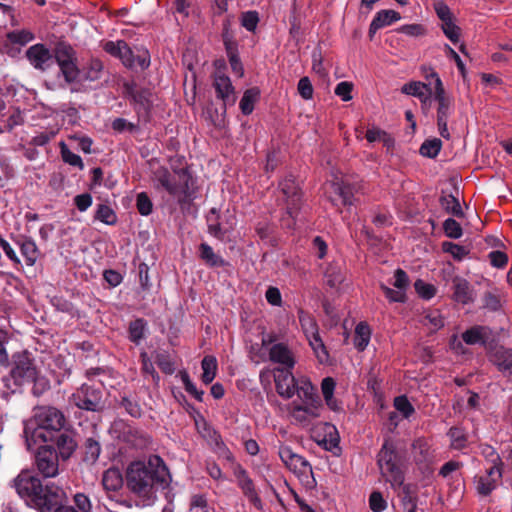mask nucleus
Returning <instances> with one entry per match:
<instances>
[{"label":"nucleus","instance_id":"41","mask_svg":"<svg viewBox=\"0 0 512 512\" xmlns=\"http://www.w3.org/2000/svg\"><path fill=\"white\" fill-rule=\"evenodd\" d=\"M150 66V53L147 49L136 48V53L133 50V64L126 66L129 69L139 67L141 70H145Z\"/></svg>","mask_w":512,"mask_h":512},{"label":"nucleus","instance_id":"9","mask_svg":"<svg viewBox=\"0 0 512 512\" xmlns=\"http://www.w3.org/2000/svg\"><path fill=\"white\" fill-rule=\"evenodd\" d=\"M59 457L61 455L55 444L47 443L37 449L35 464L43 477H55L58 474Z\"/></svg>","mask_w":512,"mask_h":512},{"label":"nucleus","instance_id":"18","mask_svg":"<svg viewBox=\"0 0 512 512\" xmlns=\"http://www.w3.org/2000/svg\"><path fill=\"white\" fill-rule=\"evenodd\" d=\"M453 283V299L463 305L472 303L474 301V291L470 283L459 276L452 280Z\"/></svg>","mask_w":512,"mask_h":512},{"label":"nucleus","instance_id":"32","mask_svg":"<svg viewBox=\"0 0 512 512\" xmlns=\"http://www.w3.org/2000/svg\"><path fill=\"white\" fill-rule=\"evenodd\" d=\"M371 329L366 322H360L355 328L354 346L358 351H364L370 341Z\"/></svg>","mask_w":512,"mask_h":512},{"label":"nucleus","instance_id":"63","mask_svg":"<svg viewBox=\"0 0 512 512\" xmlns=\"http://www.w3.org/2000/svg\"><path fill=\"white\" fill-rule=\"evenodd\" d=\"M297 90L300 96L305 100H309L313 97L314 89L309 77L304 76L299 80Z\"/></svg>","mask_w":512,"mask_h":512},{"label":"nucleus","instance_id":"22","mask_svg":"<svg viewBox=\"0 0 512 512\" xmlns=\"http://www.w3.org/2000/svg\"><path fill=\"white\" fill-rule=\"evenodd\" d=\"M198 257L204 264L210 268L229 266V262L213 251V248L207 243H201L198 246Z\"/></svg>","mask_w":512,"mask_h":512},{"label":"nucleus","instance_id":"4","mask_svg":"<svg viewBox=\"0 0 512 512\" xmlns=\"http://www.w3.org/2000/svg\"><path fill=\"white\" fill-rule=\"evenodd\" d=\"M17 494L29 505L41 512H50L62 503L65 493L54 484L43 485L30 470H22L13 481Z\"/></svg>","mask_w":512,"mask_h":512},{"label":"nucleus","instance_id":"48","mask_svg":"<svg viewBox=\"0 0 512 512\" xmlns=\"http://www.w3.org/2000/svg\"><path fill=\"white\" fill-rule=\"evenodd\" d=\"M444 234L451 239H459L463 235V229L459 222L453 218H447L443 223Z\"/></svg>","mask_w":512,"mask_h":512},{"label":"nucleus","instance_id":"45","mask_svg":"<svg viewBox=\"0 0 512 512\" xmlns=\"http://www.w3.org/2000/svg\"><path fill=\"white\" fill-rule=\"evenodd\" d=\"M414 288L419 297L424 300H429L433 298L437 291L436 287L433 284L426 283L422 279H417L415 281Z\"/></svg>","mask_w":512,"mask_h":512},{"label":"nucleus","instance_id":"10","mask_svg":"<svg viewBox=\"0 0 512 512\" xmlns=\"http://www.w3.org/2000/svg\"><path fill=\"white\" fill-rule=\"evenodd\" d=\"M54 61L60 67L65 80L68 83L74 82L79 74V70L74 63V51L72 47L64 42H59L54 48Z\"/></svg>","mask_w":512,"mask_h":512},{"label":"nucleus","instance_id":"60","mask_svg":"<svg viewBox=\"0 0 512 512\" xmlns=\"http://www.w3.org/2000/svg\"><path fill=\"white\" fill-rule=\"evenodd\" d=\"M490 264L498 269L504 268L509 261L508 255L505 252L494 250L488 254Z\"/></svg>","mask_w":512,"mask_h":512},{"label":"nucleus","instance_id":"31","mask_svg":"<svg viewBox=\"0 0 512 512\" xmlns=\"http://www.w3.org/2000/svg\"><path fill=\"white\" fill-rule=\"evenodd\" d=\"M326 451H333L338 448L340 437L336 427L330 423L325 424V435L323 439L317 441Z\"/></svg>","mask_w":512,"mask_h":512},{"label":"nucleus","instance_id":"1","mask_svg":"<svg viewBox=\"0 0 512 512\" xmlns=\"http://www.w3.org/2000/svg\"><path fill=\"white\" fill-rule=\"evenodd\" d=\"M65 415L52 406H37L30 418L24 421V437L29 449L40 443L55 444L61 458L68 459L76 448V442L65 429Z\"/></svg>","mask_w":512,"mask_h":512},{"label":"nucleus","instance_id":"47","mask_svg":"<svg viewBox=\"0 0 512 512\" xmlns=\"http://www.w3.org/2000/svg\"><path fill=\"white\" fill-rule=\"evenodd\" d=\"M394 407L404 418H409L415 413L413 405L406 395H400L394 398Z\"/></svg>","mask_w":512,"mask_h":512},{"label":"nucleus","instance_id":"34","mask_svg":"<svg viewBox=\"0 0 512 512\" xmlns=\"http://www.w3.org/2000/svg\"><path fill=\"white\" fill-rule=\"evenodd\" d=\"M201 367L203 373L201 375V379L204 384H210L215 376L217 371V360L214 356H205L201 361Z\"/></svg>","mask_w":512,"mask_h":512},{"label":"nucleus","instance_id":"5","mask_svg":"<svg viewBox=\"0 0 512 512\" xmlns=\"http://www.w3.org/2000/svg\"><path fill=\"white\" fill-rule=\"evenodd\" d=\"M377 465L386 481L391 483L393 488L402 485L405 480V457L402 456L391 437H386L381 449L377 454Z\"/></svg>","mask_w":512,"mask_h":512},{"label":"nucleus","instance_id":"16","mask_svg":"<svg viewBox=\"0 0 512 512\" xmlns=\"http://www.w3.org/2000/svg\"><path fill=\"white\" fill-rule=\"evenodd\" d=\"M105 52L113 57L119 58L124 66L133 64V49L124 41H107L103 45Z\"/></svg>","mask_w":512,"mask_h":512},{"label":"nucleus","instance_id":"21","mask_svg":"<svg viewBox=\"0 0 512 512\" xmlns=\"http://www.w3.org/2000/svg\"><path fill=\"white\" fill-rule=\"evenodd\" d=\"M269 357L272 362L285 365L288 369H292L295 365L292 352L284 343L274 344L270 348Z\"/></svg>","mask_w":512,"mask_h":512},{"label":"nucleus","instance_id":"23","mask_svg":"<svg viewBox=\"0 0 512 512\" xmlns=\"http://www.w3.org/2000/svg\"><path fill=\"white\" fill-rule=\"evenodd\" d=\"M220 211L217 208H211L206 215L208 232L216 239L223 241L227 230L220 223Z\"/></svg>","mask_w":512,"mask_h":512},{"label":"nucleus","instance_id":"61","mask_svg":"<svg viewBox=\"0 0 512 512\" xmlns=\"http://www.w3.org/2000/svg\"><path fill=\"white\" fill-rule=\"evenodd\" d=\"M353 88H354V85L352 82L342 81L337 84L334 92L343 101L347 102L352 99Z\"/></svg>","mask_w":512,"mask_h":512},{"label":"nucleus","instance_id":"64","mask_svg":"<svg viewBox=\"0 0 512 512\" xmlns=\"http://www.w3.org/2000/svg\"><path fill=\"white\" fill-rule=\"evenodd\" d=\"M496 488V478L487 479L479 477L477 481V491L482 496H488Z\"/></svg>","mask_w":512,"mask_h":512},{"label":"nucleus","instance_id":"50","mask_svg":"<svg viewBox=\"0 0 512 512\" xmlns=\"http://www.w3.org/2000/svg\"><path fill=\"white\" fill-rule=\"evenodd\" d=\"M441 27L445 36L452 43L455 44L459 41L461 35V28L453 22V19L443 22Z\"/></svg>","mask_w":512,"mask_h":512},{"label":"nucleus","instance_id":"24","mask_svg":"<svg viewBox=\"0 0 512 512\" xmlns=\"http://www.w3.org/2000/svg\"><path fill=\"white\" fill-rule=\"evenodd\" d=\"M412 452L414 461L417 465L428 463L432 459V453L427 440L423 437L415 439L412 443Z\"/></svg>","mask_w":512,"mask_h":512},{"label":"nucleus","instance_id":"51","mask_svg":"<svg viewBox=\"0 0 512 512\" xmlns=\"http://www.w3.org/2000/svg\"><path fill=\"white\" fill-rule=\"evenodd\" d=\"M98 221L107 225H114L117 222V215L109 206L98 204Z\"/></svg>","mask_w":512,"mask_h":512},{"label":"nucleus","instance_id":"3","mask_svg":"<svg viewBox=\"0 0 512 512\" xmlns=\"http://www.w3.org/2000/svg\"><path fill=\"white\" fill-rule=\"evenodd\" d=\"M158 464L154 467L149 461L148 465L142 461L131 462L125 473V484L133 494L146 500L156 497V492L169 487L171 476L168 468L160 457H156Z\"/></svg>","mask_w":512,"mask_h":512},{"label":"nucleus","instance_id":"59","mask_svg":"<svg viewBox=\"0 0 512 512\" xmlns=\"http://www.w3.org/2000/svg\"><path fill=\"white\" fill-rule=\"evenodd\" d=\"M397 31L412 37L423 36L427 32L424 25L417 23L403 25Z\"/></svg>","mask_w":512,"mask_h":512},{"label":"nucleus","instance_id":"6","mask_svg":"<svg viewBox=\"0 0 512 512\" xmlns=\"http://www.w3.org/2000/svg\"><path fill=\"white\" fill-rule=\"evenodd\" d=\"M124 93L134 104L139 122L148 124L152 121V109L154 106L153 91L149 87H141L135 81L126 82L123 86Z\"/></svg>","mask_w":512,"mask_h":512},{"label":"nucleus","instance_id":"17","mask_svg":"<svg viewBox=\"0 0 512 512\" xmlns=\"http://www.w3.org/2000/svg\"><path fill=\"white\" fill-rule=\"evenodd\" d=\"M332 189L334 194L338 197H330V201L334 206H338V201H340V203L343 206L353 205L355 191V187L353 184L345 182L343 180L336 181L332 183Z\"/></svg>","mask_w":512,"mask_h":512},{"label":"nucleus","instance_id":"46","mask_svg":"<svg viewBox=\"0 0 512 512\" xmlns=\"http://www.w3.org/2000/svg\"><path fill=\"white\" fill-rule=\"evenodd\" d=\"M231 18L227 17L222 23L221 38L224 44V48H230L239 46L237 40L234 37V33L231 30Z\"/></svg>","mask_w":512,"mask_h":512},{"label":"nucleus","instance_id":"54","mask_svg":"<svg viewBox=\"0 0 512 512\" xmlns=\"http://www.w3.org/2000/svg\"><path fill=\"white\" fill-rule=\"evenodd\" d=\"M380 288L390 302L405 303L407 301L405 291L403 290H394L385 284H381Z\"/></svg>","mask_w":512,"mask_h":512},{"label":"nucleus","instance_id":"29","mask_svg":"<svg viewBox=\"0 0 512 512\" xmlns=\"http://www.w3.org/2000/svg\"><path fill=\"white\" fill-rule=\"evenodd\" d=\"M439 203L446 213L452 214L458 218L464 217V212L461 208L458 198L452 194H446L445 191H442L439 198Z\"/></svg>","mask_w":512,"mask_h":512},{"label":"nucleus","instance_id":"12","mask_svg":"<svg viewBox=\"0 0 512 512\" xmlns=\"http://www.w3.org/2000/svg\"><path fill=\"white\" fill-rule=\"evenodd\" d=\"M71 403L81 410L96 412V389L93 385L82 384L71 396Z\"/></svg>","mask_w":512,"mask_h":512},{"label":"nucleus","instance_id":"27","mask_svg":"<svg viewBox=\"0 0 512 512\" xmlns=\"http://www.w3.org/2000/svg\"><path fill=\"white\" fill-rule=\"evenodd\" d=\"M492 361L499 371L512 375V349L500 347L493 354Z\"/></svg>","mask_w":512,"mask_h":512},{"label":"nucleus","instance_id":"13","mask_svg":"<svg viewBox=\"0 0 512 512\" xmlns=\"http://www.w3.org/2000/svg\"><path fill=\"white\" fill-rule=\"evenodd\" d=\"M274 381L277 393L285 399L292 398L298 389L297 382L288 369L277 368Z\"/></svg>","mask_w":512,"mask_h":512},{"label":"nucleus","instance_id":"43","mask_svg":"<svg viewBox=\"0 0 512 512\" xmlns=\"http://www.w3.org/2000/svg\"><path fill=\"white\" fill-rule=\"evenodd\" d=\"M298 319L306 336H308L312 331L318 329V324L315 318L303 309L298 310Z\"/></svg>","mask_w":512,"mask_h":512},{"label":"nucleus","instance_id":"40","mask_svg":"<svg viewBox=\"0 0 512 512\" xmlns=\"http://www.w3.org/2000/svg\"><path fill=\"white\" fill-rule=\"evenodd\" d=\"M423 89L429 93L432 92L430 85L420 81H410L409 83H406L402 86L401 92L407 95L415 96L417 98H422L424 93Z\"/></svg>","mask_w":512,"mask_h":512},{"label":"nucleus","instance_id":"56","mask_svg":"<svg viewBox=\"0 0 512 512\" xmlns=\"http://www.w3.org/2000/svg\"><path fill=\"white\" fill-rule=\"evenodd\" d=\"M369 506L373 512H382L387 507V502L380 491H373L369 497Z\"/></svg>","mask_w":512,"mask_h":512},{"label":"nucleus","instance_id":"11","mask_svg":"<svg viewBox=\"0 0 512 512\" xmlns=\"http://www.w3.org/2000/svg\"><path fill=\"white\" fill-rule=\"evenodd\" d=\"M234 475L237 479L238 486L241 488L243 494L258 509H263V504L260 497L257 494L253 480L249 477L248 472L238 464L234 469Z\"/></svg>","mask_w":512,"mask_h":512},{"label":"nucleus","instance_id":"55","mask_svg":"<svg viewBox=\"0 0 512 512\" xmlns=\"http://www.w3.org/2000/svg\"><path fill=\"white\" fill-rule=\"evenodd\" d=\"M426 78L427 79H429V78L435 79V91H434V100L435 101L451 99L445 92L442 80L440 79L439 75L434 70H431V73L429 75H427Z\"/></svg>","mask_w":512,"mask_h":512},{"label":"nucleus","instance_id":"26","mask_svg":"<svg viewBox=\"0 0 512 512\" xmlns=\"http://www.w3.org/2000/svg\"><path fill=\"white\" fill-rule=\"evenodd\" d=\"M260 96L261 91L257 86L245 90L239 103L242 114L250 115L254 110L255 103L260 100Z\"/></svg>","mask_w":512,"mask_h":512},{"label":"nucleus","instance_id":"14","mask_svg":"<svg viewBox=\"0 0 512 512\" xmlns=\"http://www.w3.org/2000/svg\"><path fill=\"white\" fill-rule=\"evenodd\" d=\"M26 57L35 69L46 70L54 63L53 55L43 44H35L26 51Z\"/></svg>","mask_w":512,"mask_h":512},{"label":"nucleus","instance_id":"42","mask_svg":"<svg viewBox=\"0 0 512 512\" xmlns=\"http://www.w3.org/2000/svg\"><path fill=\"white\" fill-rule=\"evenodd\" d=\"M259 21V13L256 10L245 11L240 15L241 25L249 32L256 30Z\"/></svg>","mask_w":512,"mask_h":512},{"label":"nucleus","instance_id":"25","mask_svg":"<svg viewBox=\"0 0 512 512\" xmlns=\"http://www.w3.org/2000/svg\"><path fill=\"white\" fill-rule=\"evenodd\" d=\"M124 478L118 468H110L103 473L102 486L106 491H117L124 484Z\"/></svg>","mask_w":512,"mask_h":512},{"label":"nucleus","instance_id":"15","mask_svg":"<svg viewBox=\"0 0 512 512\" xmlns=\"http://www.w3.org/2000/svg\"><path fill=\"white\" fill-rule=\"evenodd\" d=\"M213 87L215 88L217 97L223 101V113H225L226 105H233L236 100L231 80L225 74L216 73L214 76Z\"/></svg>","mask_w":512,"mask_h":512},{"label":"nucleus","instance_id":"49","mask_svg":"<svg viewBox=\"0 0 512 512\" xmlns=\"http://www.w3.org/2000/svg\"><path fill=\"white\" fill-rule=\"evenodd\" d=\"M136 208L142 216H148L153 211V202L146 192H140L136 196Z\"/></svg>","mask_w":512,"mask_h":512},{"label":"nucleus","instance_id":"33","mask_svg":"<svg viewBox=\"0 0 512 512\" xmlns=\"http://www.w3.org/2000/svg\"><path fill=\"white\" fill-rule=\"evenodd\" d=\"M147 322L143 318H137L129 323L128 338L129 340L138 345L145 336Z\"/></svg>","mask_w":512,"mask_h":512},{"label":"nucleus","instance_id":"62","mask_svg":"<svg viewBox=\"0 0 512 512\" xmlns=\"http://www.w3.org/2000/svg\"><path fill=\"white\" fill-rule=\"evenodd\" d=\"M483 308L492 312H496L501 308V302L498 295L487 291L483 296Z\"/></svg>","mask_w":512,"mask_h":512},{"label":"nucleus","instance_id":"7","mask_svg":"<svg viewBox=\"0 0 512 512\" xmlns=\"http://www.w3.org/2000/svg\"><path fill=\"white\" fill-rule=\"evenodd\" d=\"M12 367L10 370V377L13 379L15 385L21 386L25 383L38 382L43 386V389L48 387V383L42 380H37V368L33 359L28 351H21L12 355Z\"/></svg>","mask_w":512,"mask_h":512},{"label":"nucleus","instance_id":"38","mask_svg":"<svg viewBox=\"0 0 512 512\" xmlns=\"http://www.w3.org/2000/svg\"><path fill=\"white\" fill-rule=\"evenodd\" d=\"M441 249L444 253L451 254L453 259L456 261L463 260L470 253V250L467 247L450 241L442 242Z\"/></svg>","mask_w":512,"mask_h":512},{"label":"nucleus","instance_id":"52","mask_svg":"<svg viewBox=\"0 0 512 512\" xmlns=\"http://www.w3.org/2000/svg\"><path fill=\"white\" fill-rule=\"evenodd\" d=\"M61 157L69 165L83 169L84 165L79 155L69 150L64 142L61 143Z\"/></svg>","mask_w":512,"mask_h":512},{"label":"nucleus","instance_id":"35","mask_svg":"<svg viewBox=\"0 0 512 512\" xmlns=\"http://www.w3.org/2000/svg\"><path fill=\"white\" fill-rule=\"evenodd\" d=\"M226 55L228 57V61L231 67L232 72L238 76L239 78L244 75V67L242 61L239 56L238 46L226 48Z\"/></svg>","mask_w":512,"mask_h":512},{"label":"nucleus","instance_id":"20","mask_svg":"<svg viewBox=\"0 0 512 512\" xmlns=\"http://www.w3.org/2000/svg\"><path fill=\"white\" fill-rule=\"evenodd\" d=\"M401 19V15L399 12L395 10H380L377 12L376 16L372 20L368 36L370 40L374 37L375 33L382 27L390 25L393 22H396Z\"/></svg>","mask_w":512,"mask_h":512},{"label":"nucleus","instance_id":"19","mask_svg":"<svg viewBox=\"0 0 512 512\" xmlns=\"http://www.w3.org/2000/svg\"><path fill=\"white\" fill-rule=\"evenodd\" d=\"M396 488L402 489L401 504L403 512H416L418 503L419 487L415 483L403 482L402 485H396Z\"/></svg>","mask_w":512,"mask_h":512},{"label":"nucleus","instance_id":"30","mask_svg":"<svg viewBox=\"0 0 512 512\" xmlns=\"http://www.w3.org/2000/svg\"><path fill=\"white\" fill-rule=\"evenodd\" d=\"M311 337L308 335L309 344L312 347L317 359L320 363H326L329 358V353L327 351V348L322 341L318 329L315 331H312Z\"/></svg>","mask_w":512,"mask_h":512},{"label":"nucleus","instance_id":"2","mask_svg":"<svg viewBox=\"0 0 512 512\" xmlns=\"http://www.w3.org/2000/svg\"><path fill=\"white\" fill-rule=\"evenodd\" d=\"M172 173L166 167L154 171L156 188H163L173 197H177L180 208L188 209L197 198L199 187L193 177L184 156L176 155L169 159Z\"/></svg>","mask_w":512,"mask_h":512},{"label":"nucleus","instance_id":"37","mask_svg":"<svg viewBox=\"0 0 512 512\" xmlns=\"http://www.w3.org/2000/svg\"><path fill=\"white\" fill-rule=\"evenodd\" d=\"M21 254L25 258L27 265L32 266L38 258V249L31 239H23L20 243Z\"/></svg>","mask_w":512,"mask_h":512},{"label":"nucleus","instance_id":"53","mask_svg":"<svg viewBox=\"0 0 512 512\" xmlns=\"http://www.w3.org/2000/svg\"><path fill=\"white\" fill-rule=\"evenodd\" d=\"M293 472L306 473L307 470L312 473V466L310 463L302 456L296 454V456L292 459V461L287 466Z\"/></svg>","mask_w":512,"mask_h":512},{"label":"nucleus","instance_id":"57","mask_svg":"<svg viewBox=\"0 0 512 512\" xmlns=\"http://www.w3.org/2000/svg\"><path fill=\"white\" fill-rule=\"evenodd\" d=\"M7 38L11 43L25 45L33 39V34L27 30L12 31Z\"/></svg>","mask_w":512,"mask_h":512},{"label":"nucleus","instance_id":"58","mask_svg":"<svg viewBox=\"0 0 512 512\" xmlns=\"http://www.w3.org/2000/svg\"><path fill=\"white\" fill-rule=\"evenodd\" d=\"M120 405L124 407L126 412L133 418H140L142 409L137 401L131 400L128 397H123Z\"/></svg>","mask_w":512,"mask_h":512},{"label":"nucleus","instance_id":"44","mask_svg":"<svg viewBox=\"0 0 512 512\" xmlns=\"http://www.w3.org/2000/svg\"><path fill=\"white\" fill-rule=\"evenodd\" d=\"M325 282L330 288H337L344 280L340 269L335 265H329L325 271Z\"/></svg>","mask_w":512,"mask_h":512},{"label":"nucleus","instance_id":"36","mask_svg":"<svg viewBox=\"0 0 512 512\" xmlns=\"http://www.w3.org/2000/svg\"><path fill=\"white\" fill-rule=\"evenodd\" d=\"M442 148V141L439 138L427 139L420 146L419 153L423 157L434 159Z\"/></svg>","mask_w":512,"mask_h":512},{"label":"nucleus","instance_id":"39","mask_svg":"<svg viewBox=\"0 0 512 512\" xmlns=\"http://www.w3.org/2000/svg\"><path fill=\"white\" fill-rule=\"evenodd\" d=\"M155 363L164 374L171 375L175 372V363L171 360L168 351L157 352L155 355Z\"/></svg>","mask_w":512,"mask_h":512},{"label":"nucleus","instance_id":"8","mask_svg":"<svg viewBox=\"0 0 512 512\" xmlns=\"http://www.w3.org/2000/svg\"><path fill=\"white\" fill-rule=\"evenodd\" d=\"M278 189L283 195L286 204V213L293 215L299 213L303 204V190L295 175L289 173L278 182Z\"/></svg>","mask_w":512,"mask_h":512},{"label":"nucleus","instance_id":"28","mask_svg":"<svg viewBox=\"0 0 512 512\" xmlns=\"http://www.w3.org/2000/svg\"><path fill=\"white\" fill-rule=\"evenodd\" d=\"M489 330L485 326L475 325L462 333L463 341L468 345L481 344L483 346L487 343L486 331Z\"/></svg>","mask_w":512,"mask_h":512}]
</instances>
